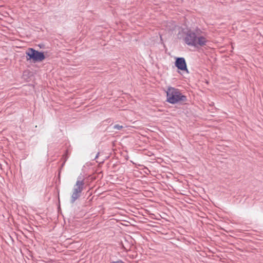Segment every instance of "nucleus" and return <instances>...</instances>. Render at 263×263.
Returning <instances> with one entry per match:
<instances>
[{"label": "nucleus", "mask_w": 263, "mask_h": 263, "mask_svg": "<svg viewBox=\"0 0 263 263\" xmlns=\"http://www.w3.org/2000/svg\"><path fill=\"white\" fill-rule=\"evenodd\" d=\"M99 155V153H98L97 154V155H96V157H95V159H96L98 157Z\"/></svg>", "instance_id": "0eeeda50"}, {"label": "nucleus", "mask_w": 263, "mask_h": 263, "mask_svg": "<svg viewBox=\"0 0 263 263\" xmlns=\"http://www.w3.org/2000/svg\"><path fill=\"white\" fill-rule=\"evenodd\" d=\"M112 128L114 129L120 130L123 128V126L120 125L118 124H116V125H114Z\"/></svg>", "instance_id": "423d86ee"}, {"label": "nucleus", "mask_w": 263, "mask_h": 263, "mask_svg": "<svg viewBox=\"0 0 263 263\" xmlns=\"http://www.w3.org/2000/svg\"><path fill=\"white\" fill-rule=\"evenodd\" d=\"M201 31L199 29L194 31L189 30L185 33L184 38L185 43L189 46L193 47L203 46L208 42L207 39L201 35Z\"/></svg>", "instance_id": "f257e3e1"}, {"label": "nucleus", "mask_w": 263, "mask_h": 263, "mask_svg": "<svg viewBox=\"0 0 263 263\" xmlns=\"http://www.w3.org/2000/svg\"><path fill=\"white\" fill-rule=\"evenodd\" d=\"M167 101L171 104H175L179 102L186 101V97L182 94L177 88L169 87L166 91Z\"/></svg>", "instance_id": "f03ea898"}, {"label": "nucleus", "mask_w": 263, "mask_h": 263, "mask_svg": "<svg viewBox=\"0 0 263 263\" xmlns=\"http://www.w3.org/2000/svg\"><path fill=\"white\" fill-rule=\"evenodd\" d=\"M27 61H32L34 63L39 62L45 59L44 52L30 48L26 52Z\"/></svg>", "instance_id": "20e7f679"}, {"label": "nucleus", "mask_w": 263, "mask_h": 263, "mask_svg": "<svg viewBox=\"0 0 263 263\" xmlns=\"http://www.w3.org/2000/svg\"><path fill=\"white\" fill-rule=\"evenodd\" d=\"M84 182L81 176H79L77 178L76 184L74 185L72 194L71 196L70 202L73 203L81 195V193L83 190Z\"/></svg>", "instance_id": "7ed1b4c3"}, {"label": "nucleus", "mask_w": 263, "mask_h": 263, "mask_svg": "<svg viewBox=\"0 0 263 263\" xmlns=\"http://www.w3.org/2000/svg\"><path fill=\"white\" fill-rule=\"evenodd\" d=\"M175 65L179 70L185 71L187 73H189L186 63L184 58L180 57L176 58Z\"/></svg>", "instance_id": "39448f33"}]
</instances>
